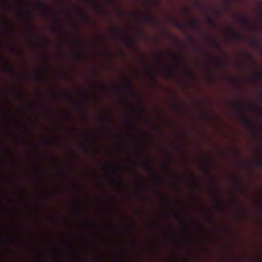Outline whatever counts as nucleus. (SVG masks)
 Returning a JSON list of instances; mask_svg holds the SVG:
<instances>
[{
	"label": "nucleus",
	"instance_id": "nucleus-19",
	"mask_svg": "<svg viewBox=\"0 0 262 262\" xmlns=\"http://www.w3.org/2000/svg\"><path fill=\"white\" fill-rule=\"evenodd\" d=\"M251 107L253 108V109H254L255 110H256V111H260V112H261L262 111V109L261 107H260L259 106L255 105V104H254V105H252L251 106Z\"/></svg>",
	"mask_w": 262,
	"mask_h": 262
},
{
	"label": "nucleus",
	"instance_id": "nucleus-47",
	"mask_svg": "<svg viewBox=\"0 0 262 262\" xmlns=\"http://www.w3.org/2000/svg\"><path fill=\"white\" fill-rule=\"evenodd\" d=\"M40 46L42 47H44L45 46V43H41L40 45Z\"/></svg>",
	"mask_w": 262,
	"mask_h": 262
},
{
	"label": "nucleus",
	"instance_id": "nucleus-44",
	"mask_svg": "<svg viewBox=\"0 0 262 262\" xmlns=\"http://www.w3.org/2000/svg\"><path fill=\"white\" fill-rule=\"evenodd\" d=\"M33 147L34 149H37V147L34 144H33Z\"/></svg>",
	"mask_w": 262,
	"mask_h": 262
},
{
	"label": "nucleus",
	"instance_id": "nucleus-26",
	"mask_svg": "<svg viewBox=\"0 0 262 262\" xmlns=\"http://www.w3.org/2000/svg\"><path fill=\"white\" fill-rule=\"evenodd\" d=\"M163 165H164V167L165 168V169L166 170H169V166H168V164L167 163H164L163 164Z\"/></svg>",
	"mask_w": 262,
	"mask_h": 262
},
{
	"label": "nucleus",
	"instance_id": "nucleus-38",
	"mask_svg": "<svg viewBox=\"0 0 262 262\" xmlns=\"http://www.w3.org/2000/svg\"><path fill=\"white\" fill-rule=\"evenodd\" d=\"M252 133L254 136H257V132L255 130H253Z\"/></svg>",
	"mask_w": 262,
	"mask_h": 262
},
{
	"label": "nucleus",
	"instance_id": "nucleus-9",
	"mask_svg": "<svg viewBox=\"0 0 262 262\" xmlns=\"http://www.w3.org/2000/svg\"><path fill=\"white\" fill-rule=\"evenodd\" d=\"M164 72L165 73V77L170 78L173 76V72L169 69V68L166 65H164Z\"/></svg>",
	"mask_w": 262,
	"mask_h": 262
},
{
	"label": "nucleus",
	"instance_id": "nucleus-55",
	"mask_svg": "<svg viewBox=\"0 0 262 262\" xmlns=\"http://www.w3.org/2000/svg\"><path fill=\"white\" fill-rule=\"evenodd\" d=\"M115 260L117 261H119V259L118 258H116Z\"/></svg>",
	"mask_w": 262,
	"mask_h": 262
},
{
	"label": "nucleus",
	"instance_id": "nucleus-56",
	"mask_svg": "<svg viewBox=\"0 0 262 262\" xmlns=\"http://www.w3.org/2000/svg\"><path fill=\"white\" fill-rule=\"evenodd\" d=\"M40 172H41V173H43V172H43L42 170H40Z\"/></svg>",
	"mask_w": 262,
	"mask_h": 262
},
{
	"label": "nucleus",
	"instance_id": "nucleus-37",
	"mask_svg": "<svg viewBox=\"0 0 262 262\" xmlns=\"http://www.w3.org/2000/svg\"><path fill=\"white\" fill-rule=\"evenodd\" d=\"M231 80L232 81V82L233 83H237V81L235 79H233V78H231Z\"/></svg>",
	"mask_w": 262,
	"mask_h": 262
},
{
	"label": "nucleus",
	"instance_id": "nucleus-13",
	"mask_svg": "<svg viewBox=\"0 0 262 262\" xmlns=\"http://www.w3.org/2000/svg\"><path fill=\"white\" fill-rule=\"evenodd\" d=\"M21 14L22 16L25 19V20H28L29 17H32V15L31 13L27 10H24L21 11Z\"/></svg>",
	"mask_w": 262,
	"mask_h": 262
},
{
	"label": "nucleus",
	"instance_id": "nucleus-52",
	"mask_svg": "<svg viewBox=\"0 0 262 262\" xmlns=\"http://www.w3.org/2000/svg\"><path fill=\"white\" fill-rule=\"evenodd\" d=\"M49 41V40L47 39H46L45 40V43H47Z\"/></svg>",
	"mask_w": 262,
	"mask_h": 262
},
{
	"label": "nucleus",
	"instance_id": "nucleus-1",
	"mask_svg": "<svg viewBox=\"0 0 262 262\" xmlns=\"http://www.w3.org/2000/svg\"><path fill=\"white\" fill-rule=\"evenodd\" d=\"M231 106L233 108L238 111L239 115L242 118L243 124L246 127L252 129L254 127L253 123L251 120L245 118L243 111L244 107L243 105L239 103H232L231 104Z\"/></svg>",
	"mask_w": 262,
	"mask_h": 262
},
{
	"label": "nucleus",
	"instance_id": "nucleus-18",
	"mask_svg": "<svg viewBox=\"0 0 262 262\" xmlns=\"http://www.w3.org/2000/svg\"><path fill=\"white\" fill-rule=\"evenodd\" d=\"M50 95L54 97H60L61 93L58 91L52 92L50 93Z\"/></svg>",
	"mask_w": 262,
	"mask_h": 262
},
{
	"label": "nucleus",
	"instance_id": "nucleus-3",
	"mask_svg": "<svg viewBox=\"0 0 262 262\" xmlns=\"http://www.w3.org/2000/svg\"><path fill=\"white\" fill-rule=\"evenodd\" d=\"M228 33L230 37L233 40H243L244 39V37L243 36L236 33L232 28H230L228 29Z\"/></svg>",
	"mask_w": 262,
	"mask_h": 262
},
{
	"label": "nucleus",
	"instance_id": "nucleus-2",
	"mask_svg": "<svg viewBox=\"0 0 262 262\" xmlns=\"http://www.w3.org/2000/svg\"><path fill=\"white\" fill-rule=\"evenodd\" d=\"M172 23L174 26L183 30H185L187 27H192L196 29H200L199 22L195 19L192 20L189 23H182L173 19Z\"/></svg>",
	"mask_w": 262,
	"mask_h": 262
},
{
	"label": "nucleus",
	"instance_id": "nucleus-42",
	"mask_svg": "<svg viewBox=\"0 0 262 262\" xmlns=\"http://www.w3.org/2000/svg\"><path fill=\"white\" fill-rule=\"evenodd\" d=\"M257 77H258L259 78L262 79V74H260L258 75Z\"/></svg>",
	"mask_w": 262,
	"mask_h": 262
},
{
	"label": "nucleus",
	"instance_id": "nucleus-11",
	"mask_svg": "<svg viewBox=\"0 0 262 262\" xmlns=\"http://www.w3.org/2000/svg\"><path fill=\"white\" fill-rule=\"evenodd\" d=\"M241 21L244 26L247 27H252L255 29V28L252 26V22L250 20L247 18H244L241 19Z\"/></svg>",
	"mask_w": 262,
	"mask_h": 262
},
{
	"label": "nucleus",
	"instance_id": "nucleus-14",
	"mask_svg": "<svg viewBox=\"0 0 262 262\" xmlns=\"http://www.w3.org/2000/svg\"><path fill=\"white\" fill-rule=\"evenodd\" d=\"M126 88L132 93L133 94L136 93L135 90L133 88L131 84V82L130 80L127 81V84L126 85Z\"/></svg>",
	"mask_w": 262,
	"mask_h": 262
},
{
	"label": "nucleus",
	"instance_id": "nucleus-57",
	"mask_svg": "<svg viewBox=\"0 0 262 262\" xmlns=\"http://www.w3.org/2000/svg\"><path fill=\"white\" fill-rule=\"evenodd\" d=\"M74 203H77V201L76 200H74Z\"/></svg>",
	"mask_w": 262,
	"mask_h": 262
},
{
	"label": "nucleus",
	"instance_id": "nucleus-35",
	"mask_svg": "<svg viewBox=\"0 0 262 262\" xmlns=\"http://www.w3.org/2000/svg\"><path fill=\"white\" fill-rule=\"evenodd\" d=\"M197 4L200 9H203V6L200 3L198 2Z\"/></svg>",
	"mask_w": 262,
	"mask_h": 262
},
{
	"label": "nucleus",
	"instance_id": "nucleus-36",
	"mask_svg": "<svg viewBox=\"0 0 262 262\" xmlns=\"http://www.w3.org/2000/svg\"><path fill=\"white\" fill-rule=\"evenodd\" d=\"M213 43L217 47H220V45L216 41H213Z\"/></svg>",
	"mask_w": 262,
	"mask_h": 262
},
{
	"label": "nucleus",
	"instance_id": "nucleus-32",
	"mask_svg": "<svg viewBox=\"0 0 262 262\" xmlns=\"http://www.w3.org/2000/svg\"><path fill=\"white\" fill-rule=\"evenodd\" d=\"M43 143H44V144H45V145H47V146H48V145H50V142H49V141H47V140L45 141H44V142H43Z\"/></svg>",
	"mask_w": 262,
	"mask_h": 262
},
{
	"label": "nucleus",
	"instance_id": "nucleus-12",
	"mask_svg": "<svg viewBox=\"0 0 262 262\" xmlns=\"http://www.w3.org/2000/svg\"><path fill=\"white\" fill-rule=\"evenodd\" d=\"M207 24L211 27H215L217 26L215 20L210 16H207Z\"/></svg>",
	"mask_w": 262,
	"mask_h": 262
},
{
	"label": "nucleus",
	"instance_id": "nucleus-17",
	"mask_svg": "<svg viewBox=\"0 0 262 262\" xmlns=\"http://www.w3.org/2000/svg\"><path fill=\"white\" fill-rule=\"evenodd\" d=\"M54 31L55 33H62V31H63L62 26L61 25H58L57 27H56L54 29Z\"/></svg>",
	"mask_w": 262,
	"mask_h": 262
},
{
	"label": "nucleus",
	"instance_id": "nucleus-64",
	"mask_svg": "<svg viewBox=\"0 0 262 262\" xmlns=\"http://www.w3.org/2000/svg\"><path fill=\"white\" fill-rule=\"evenodd\" d=\"M99 262H101V261H99Z\"/></svg>",
	"mask_w": 262,
	"mask_h": 262
},
{
	"label": "nucleus",
	"instance_id": "nucleus-51",
	"mask_svg": "<svg viewBox=\"0 0 262 262\" xmlns=\"http://www.w3.org/2000/svg\"><path fill=\"white\" fill-rule=\"evenodd\" d=\"M202 168L206 170V168L204 166H202Z\"/></svg>",
	"mask_w": 262,
	"mask_h": 262
},
{
	"label": "nucleus",
	"instance_id": "nucleus-45",
	"mask_svg": "<svg viewBox=\"0 0 262 262\" xmlns=\"http://www.w3.org/2000/svg\"><path fill=\"white\" fill-rule=\"evenodd\" d=\"M189 240L190 241V242H192L193 241V239L192 238H191V237H189Z\"/></svg>",
	"mask_w": 262,
	"mask_h": 262
},
{
	"label": "nucleus",
	"instance_id": "nucleus-53",
	"mask_svg": "<svg viewBox=\"0 0 262 262\" xmlns=\"http://www.w3.org/2000/svg\"><path fill=\"white\" fill-rule=\"evenodd\" d=\"M76 9H77V10L80 11V8L79 7H77Z\"/></svg>",
	"mask_w": 262,
	"mask_h": 262
},
{
	"label": "nucleus",
	"instance_id": "nucleus-16",
	"mask_svg": "<svg viewBox=\"0 0 262 262\" xmlns=\"http://www.w3.org/2000/svg\"><path fill=\"white\" fill-rule=\"evenodd\" d=\"M36 4L39 7L43 9H46V6L45 4L41 2L40 0H35Z\"/></svg>",
	"mask_w": 262,
	"mask_h": 262
},
{
	"label": "nucleus",
	"instance_id": "nucleus-25",
	"mask_svg": "<svg viewBox=\"0 0 262 262\" xmlns=\"http://www.w3.org/2000/svg\"><path fill=\"white\" fill-rule=\"evenodd\" d=\"M218 66L220 67V68H224L225 67V64L224 62H220L218 63L217 64Z\"/></svg>",
	"mask_w": 262,
	"mask_h": 262
},
{
	"label": "nucleus",
	"instance_id": "nucleus-6",
	"mask_svg": "<svg viewBox=\"0 0 262 262\" xmlns=\"http://www.w3.org/2000/svg\"><path fill=\"white\" fill-rule=\"evenodd\" d=\"M123 40L128 47H132L135 43V39L130 36L124 38Z\"/></svg>",
	"mask_w": 262,
	"mask_h": 262
},
{
	"label": "nucleus",
	"instance_id": "nucleus-62",
	"mask_svg": "<svg viewBox=\"0 0 262 262\" xmlns=\"http://www.w3.org/2000/svg\"><path fill=\"white\" fill-rule=\"evenodd\" d=\"M50 109L52 111V109L51 107H50Z\"/></svg>",
	"mask_w": 262,
	"mask_h": 262
},
{
	"label": "nucleus",
	"instance_id": "nucleus-43",
	"mask_svg": "<svg viewBox=\"0 0 262 262\" xmlns=\"http://www.w3.org/2000/svg\"><path fill=\"white\" fill-rule=\"evenodd\" d=\"M67 98L69 99V100H72V97L71 96H67Z\"/></svg>",
	"mask_w": 262,
	"mask_h": 262
},
{
	"label": "nucleus",
	"instance_id": "nucleus-48",
	"mask_svg": "<svg viewBox=\"0 0 262 262\" xmlns=\"http://www.w3.org/2000/svg\"><path fill=\"white\" fill-rule=\"evenodd\" d=\"M243 186V185L242 184L241 186L238 187L239 189H241Z\"/></svg>",
	"mask_w": 262,
	"mask_h": 262
},
{
	"label": "nucleus",
	"instance_id": "nucleus-15",
	"mask_svg": "<svg viewBox=\"0 0 262 262\" xmlns=\"http://www.w3.org/2000/svg\"><path fill=\"white\" fill-rule=\"evenodd\" d=\"M124 124L131 128L132 127V119L131 117H128L124 121Z\"/></svg>",
	"mask_w": 262,
	"mask_h": 262
},
{
	"label": "nucleus",
	"instance_id": "nucleus-27",
	"mask_svg": "<svg viewBox=\"0 0 262 262\" xmlns=\"http://www.w3.org/2000/svg\"><path fill=\"white\" fill-rule=\"evenodd\" d=\"M232 200L237 205H239V202L238 200H237L236 199H235V198L234 196L232 197Z\"/></svg>",
	"mask_w": 262,
	"mask_h": 262
},
{
	"label": "nucleus",
	"instance_id": "nucleus-31",
	"mask_svg": "<svg viewBox=\"0 0 262 262\" xmlns=\"http://www.w3.org/2000/svg\"><path fill=\"white\" fill-rule=\"evenodd\" d=\"M82 147L85 149L87 151H88L89 149H88V146L86 144H83L82 145Z\"/></svg>",
	"mask_w": 262,
	"mask_h": 262
},
{
	"label": "nucleus",
	"instance_id": "nucleus-20",
	"mask_svg": "<svg viewBox=\"0 0 262 262\" xmlns=\"http://www.w3.org/2000/svg\"><path fill=\"white\" fill-rule=\"evenodd\" d=\"M81 17L86 22H89V18H88V17L85 15V14L84 13H82L81 14Z\"/></svg>",
	"mask_w": 262,
	"mask_h": 262
},
{
	"label": "nucleus",
	"instance_id": "nucleus-63",
	"mask_svg": "<svg viewBox=\"0 0 262 262\" xmlns=\"http://www.w3.org/2000/svg\"><path fill=\"white\" fill-rule=\"evenodd\" d=\"M152 1H154V2H156V1H157V0H152Z\"/></svg>",
	"mask_w": 262,
	"mask_h": 262
},
{
	"label": "nucleus",
	"instance_id": "nucleus-30",
	"mask_svg": "<svg viewBox=\"0 0 262 262\" xmlns=\"http://www.w3.org/2000/svg\"><path fill=\"white\" fill-rule=\"evenodd\" d=\"M217 206L219 208H222V209H223L224 208L223 205L222 204L219 203L217 204Z\"/></svg>",
	"mask_w": 262,
	"mask_h": 262
},
{
	"label": "nucleus",
	"instance_id": "nucleus-58",
	"mask_svg": "<svg viewBox=\"0 0 262 262\" xmlns=\"http://www.w3.org/2000/svg\"><path fill=\"white\" fill-rule=\"evenodd\" d=\"M100 86H101V88H104V86H103V85H101Z\"/></svg>",
	"mask_w": 262,
	"mask_h": 262
},
{
	"label": "nucleus",
	"instance_id": "nucleus-5",
	"mask_svg": "<svg viewBox=\"0 0 262 262\" xmlns=\"http://www.w3.org/2000/svg\"><path fill=\"white\" fill-rule=\"evenodd\" d=\"M143 19L144 21L149 24H154L156 22V19L151 15L149 14H146L144 16Z\"/></svg>",
	"mask_w": 262,
	"mask_h": 262
},
{
	"label": "nucleus",
	"instance_id": "nucleus-22",
	"mask_svg": "<svg viewBox=\"0 0 262 262\" xmlns=\"http://www.w3.org/2000/svg\"><path fill=\"white\" fill-rule=\"evenodd\" d=\"M188 39L192 43H195L194 39L191 36H188Z\"/></svg>",
	"mask_w": 262,
	"mask_h": 262
},
{
	"label": "nucleus",
	"instance_id": "nucleus-29",
	"mask_svg": "<svg viewBox=\"0 0 262 262\" xmlns=\"http://www.w3.org/2000/svg\"><path fill=\"white\" fill-rule=\"evenodd\" d=\"M113 29L117 33H119L120 32V29L117 28L116 27H114Z\"/></svg>",
	"mask_w": 262,
	"mask_h": 262
},
{
	"label": "nucleus",
	"instance_id": "nucleus-23",
	"mask_svg": "<svg viewBox=\"0 0 262 262\" xmlns=\"http://www.w3.org/2000/svg\"><path fill=\"white\" fill-rule=\"evenodd\" d=\"M246 55L247 56L248 59L250 61H253V58L252 56L248 53H246Z\"/></svg>",
	"mask_w": 262,
	"mask_h": 262
},
{
	"label": "nucleus",
	"instance_id": "nucleus-24",
	"mask_svg": "<svg viewBox=\"0 0 262 262\" xmlns=\"http://www.w3.org/2000/svg\"><path fill=\"white\" fill-rule=\"evenodd\" d=\"M16 97H17V98L20 99L22 98V95H21V94L19 92H17L15 94Z\"/></svg>",
	"mask_w": 262,
	"mask_h": 262
},
{
	"label": "nucleus",
	"instance_id": "nucleus-61",
	"mask_svg": "<svg viewBox=\"0 0 262 262\" xmlns=\"http://www.w3.org/2000/svg\"><path fill=\"white\" fill-rule=\"evenodd\" d=\"M198 50H200V49L199 47H197Z\"/></svg>",
	"mask_w": 262,
	"mask_h": 262
},
{
	"label": "nucleus",
	"instance_id": "nucleus-8",
	"mask_svg": "<svg viewBox=\"0 0 262 262\" xmlns=\"http://www.w3.org/2000/svg\"><path fill=\"white\" fill-rule=\"evenodd\" d=\"M170 54L174 61L181 64L184 63V60L182 57H178L173 53H170Z\"/></svg>",
	"mask_w": 262,
	"mask_h": 262
},
{
	"label": "nucleus",
	"instance_id": "nucleus-7",
	"mask_svg": "<svg viewBox=\"0 0 262 262\" xmlns=\"http://www.w3.org/2000/svg\"><path fill=\"white\" fill-rule=\"evenodd\" d=\"M251 45L255 48L261 50L262 48L260 44L258 42L255 38H253L250 40Z\"/></svg>",
	"mask_w": 262,
	"mask_h": 262
},
{
	"label": "nucleus",
	"instance_id": "nucleus-60",
	"mask_svg": "<svg viewBox=\"0 0 262 262\" xmlns=\"http://www.w3.org/2000/svg\"><path fill=\"white\" fill-rule=\"evenodd\" d=\"M100 119H101V120H104V118H101Z\"/></svg>",
	"mask_w": 262,
	"mask_h": 262
},
{
	"label": "nucleus",
	"instance_id": "nucleus-34",
	"mask_svg": "<svg viewBox=\"0 0 262 262\" xmlns=\"http://www.w3.org/2000/svg\"><path fill=\"white\" fill-rule=\"evenodd\" d=\"M17 3L19 5H22V1L21 0H17Z\"/></svg>",
	"mask_w": 262,
	"mask_h": 262
},
{
	"label": "nucleus",
	"instance_id": "nucleus-21",
	"mask_svg": "<svg viewBox=\"0 0 262 262\" xmlns=\"http://www.w3.org/2000/svg\"><path fill=\"white\" fill-rule=\"evenodd\" d=\"M148 74H149V75L150 76V77H151V78L152 80V81H156V78H155V77L153 75V74H152V72H151V71L150 70V71H149V72H148Z\"/></svg>",
	"mask_w": 262,
	"mask_h": 262
},
{
	"label": "nucleus",
	"instance_id": "nucleus-49",
	"mask_svg": "<svg viewBox=\"0 0 262 262\" xmlns=\"http://www.w3.org/2000/svg\"><path fill=\"white\" fill-rule=\"evenodd\" d=\"M177 41H178L179 43H182V41L179 40H178V39H177Z\"/></svg>",
	"mask_w": 262,
	"mask_h": 262
},
{
	"label": "nucleus",
	"instance_id": "nucleus-54",
	"mask_svg": "<svg viewBox=\"0 0 262 262\" xmlns=\"http://www.w3.org/2000/svg\"><path fill=\"white\" fill-rule=\"evenodd\" d=\"M76 57H77V58H79V57H80L79 55H76Z\"/></svg>",
	"mask_w": 262,
	"mask_h": 262
},
{
	"label": "nucleus",
	"instance_id": "nucleus-10",
	"mask_svg": "<svg viewBox=\"0 0 262 262\" xmlns=\"http://www.w3.org/2000/svg\"><path fill=\"white\" fill-rule=\"evenodd\" d=\"M3 69L5 72L13 74L14 73V70L13 66L7 62L6 66L4 68H3Z\"/></svg>",
	"mask_w": 262,
	"mask_h": 262
},
{
	"label": "nucleus",
	"instance_id": "nucleus-4",
	"mask_svg": "<svg viewBox=\"0 0 262 262\" xmlns=\"http://www.w3.org/2000/svg\"><path fill=\"white\" fill-rule=\"evenodd\" d=\"M143 165L146 167V168L147 170H149L151 172L152 176L155 179L156 182L158 184H161L162 183V180L160 178L156 176L155 173L153 171L151 165L148 163H143Z\"/></svg>",
	"mask_w": 262,
	"mask_h": 262
},
{
	"label": "nucleus",
	"instance_id": "nucleus-46",
	"mask_svg": "<svg viewBox=\"0 0 262 262\" xmlns=\"http://www.w3.org/2000/svg\"><path fill=\"white\" fill-rule=\"evenodd\" d=\"M194 185L195 187H198L199 186V184L198 183H194Z\"/></svg>",
	"mask_w": 262,
	"mask_h": 262
},
{
	"label": "nucleus",
	"instance_id": "nucleus-59",
	"mask_svg": "<svg viewBox=\"0 0 262 262\" xmlns=\"http://www.w3.org/2000/svg\"><path fill=\"white\" fill-rule=\"evenodd\" d=\"M166 203H169V202L168 201L166 200Z\"/></svg>",
	"mask_w": 262,
	"mask_h": 262
},
{
	"label": "nucleus",
	"instance_id": "nucleus-33",
	"mask_svg": "<svg viewBox=\"0 0 262 262\" xmlns=\"http://www.w3.org/2000/svg\"><path fill=\"white\" fill-rule=\"evenodd\" d=\"M53 17L54 19L56 21H57V20H58L57 16L55 14H53Z\"/></svg>",
	"mask_w": 262,
	"mask_h": 262
},
{
	"label": "nucleus",
	"instance_id": "nucleus-41",
	"mask_svg": "<svg viewBox=\"0 0 262 262\" xmlns=\"http://www.w3.org/2000/svg\"><path fill=\"white\" fill-rule=\"evenodd\" d=\"M156 56H157V58L159 59L161 58V54H157L156 55Z\"/></svg>",
	"mask_w": 262,
	"mask_h": 262
},
{
	"label": "nucleus",
	"instance_id": "nucleus-40",
	"mask_svg": "<svg viewBox=\"0 0 262 262\" xmlns=\"http://www.w3.org/2000/svg\"><path fill=\"white\" fill-rule=\"evenodd\" d=\"M233 181L234 182H236V183H237L238 182V180L235 178H233Z\"/></svg>",
	"mask_w": 262,
	"mask_h": 262
},
{
	"label": "nucleus",
	"instance_id": "nucleus-50",
	"mask_svg": "<svg viewBox=\"0 0 262 262\" xmlns=\"http://www.w3.org/2000/svg\"><path fill=\"white\" fill-rule=\"evenodd\" d=\"M76 213H79V209H77L76 210Z\"/></svg>",
	"mask_w": 262,
	"mask_h": 262
},
{
	"label": "nucleus",
	"instance_id": "nucleus-39",
	"mask_svg": "<svg viewBox=\"0 0 262 262\" xmlns=\"http://www.w3.org/2000/svg\"><path fill=\"white\" fill-rule=\"evenodd\" d=\"M257 164L259 166H262V161L261 160H259L258 162H257Z\"/></svg>",
	"mask_w": 262,
	"mask_h": 262
},
{
	"label": "nucleus",
	"instance_id": "nucleus-28",
	"mask_svg": "<svg viewBox=\"0 0 262 262\" xmlns=\"http://www.w3.org/2000/svg\"><path fill=\"white\" fill-rule=\"evenodd\" d=\"M138 113H140V114H142L144 112V110H143L142 108H140L138 110H136Z\"/></svg>",
	"mask_w": 262,
	"mask_h": 262
}]
</instances>
